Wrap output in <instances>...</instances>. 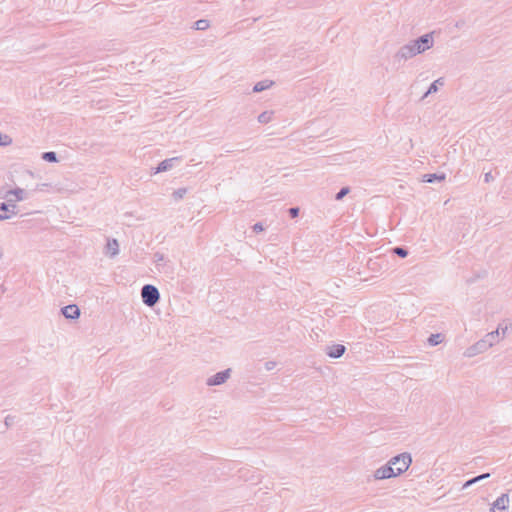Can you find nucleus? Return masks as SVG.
Returning <instances> with one entry per match:
<instances>
[{
    "label": "nucleus",
    "mask_w": 512,
    "mask_h": 512,
    "mask_svg": "<svg viewBox=\"0 0 512 512\" xmlns=\"http://www.w3.org/2000/svg\"><path fill=\"white\" fill-rule=\"evenodd\" d=\"M209 27V22L205 19H201L195 22V29L205 30Z\"/></svg>",
    "instance_id": "obj_23"
},
{
    "label": "nucleus",
    "mask_w": 512,
    "mask_h": 512,
    "mask_svg": "<svg viewBox=\"0 0 512 512\" xmlns=\"http://www.w3.org/2000/svg\"><path fill=\"white\" fill-rule=\"evenodd\" d=\"M350 189L348 187H343L335 196L336 200H341L349 193Z\"/></svg>",
    "instance_id": "obj_26"
},
{
    "label": "nucleus",
    "mask_w": 512,
    "mask_h": 512,
    "mask_svg": "<svg viewBox=\"0 0 512 512\" xmlns=\"http://www.w3.org/2000/svg\"><path fill=\"white\" fill-rule=\"evenodd\" d=\"M14 197V201H23L27 198V193L22 188H15L7 192L8 202L13 201L10 197Z\"/></svg>",
    "instance_id": "obj_12"
},
{
    "label": "nucleus",
    "mask_w": 512,
    "mask_h": 512,
    "mask_svg": "<svg viewBox=\"0 0 512 512\" xmlns=\"http://www.w3.org/2000/svg\"><path fill=\"white\" fill-rule=\"evenodd\" d=\"M394 253L402 258L406 257L408 255V251L402 247H396L394 248Z\"/></svg>",
    "instance_id": "obj_27"
},
{
    "label": "nucleus",
    "mask_w": 512,
    "mask_h": 512,
    "mask_svg": "<svg viewBox=\"0 0 512 512\" xmlns=\"http://www.w3.org/2000/svg\"><path fill=\"white\" fill-rule=\"evenodd\" d=\"M434 45L433 33H427L420 36L417 39L411 40L408 43L401 46L396 54L395 58L398 61H407L419 54H422L430 50Z\"/></svg>",
    "instance_id": "obj_1"
},
{
    "label": "nucleus",
    "mask_w": 512,
    "mask_h": 512,
    "mask_svg": "<svg viewBox=\"0 0 512 512\" xmlns=\"http://www.w3.org/2000/svg\"><path fill=\"white\" fill-rule=\"evenodd\" d=\"M509 494H501L491 505L489 512H504L509 507Z\"/></svg>",
    "instance_id": "obj_7"
},
{
    "label": "nucleus",
    "mask_w": 512,
    "mask_h": 512,
    "mask_svg": "<svg viewBox=\"0 0 512 512\" xmlns=\"http://www.w3.org/2000/svg\"><path fill=\"white\" fill-rule=\"evenodd\" d=\"M264 230V227L261 223H256L253 225V231L256 233L262 232Z\"/></svg>",
    "instance_id": "obj_30"
},
{
    "label": "nucleus",
    "mask_w": 512,
    "mask_h": 512,
    "mask_svg": "<svg viewBox=\"0 0 512 512\" xmlns=\"http://www.w3.org/2000/svg\"><path fill=\"white\" fill-rule=\"evenodd\" d=\"M443 341V336L441 334H431L428 338V343L431 346H436Z\"/></svg>",
    "instance_id": "obj_21"
},
{
    "label": "nucleus",
    "mask_w": 512,
    "mask_h": 512,
    "mask_svg": "<svg viewBox=\"0 0 512 512\" xmlns=\"http://www.w3.org/2000/svg\"><path fill=\"white\" fill-rule=\"evenodd\" d=\"M392 477H397V475L395 474L394 467H392L389 462L377 468L373 473V478L375 480H385Z\"/></svg>",
    "instance_id": "obj_6"
},
{
    "label": "nucleus",
    "mask_w": 512,
    "mask_h": 512,
    "mask_svg": "<svg viewBox=\"0 0 512 512\" xmlns=\"http://www.w3.org/2000/svg\"><path fill=\"white\" fill-rule=\"evenodd\" d=\"M445 177V174H426L424 175L423 181L433 183L435 181H443Z\"/></svg>",
    "instance_id": "obj_20"
},
{
    "label": "nucleus",
    "mask_w": 512,
    "mask_h": 512,
    "mask_svg": "<svg viewBox=\"0 0 512 512\" xmlns=\"http://www.w3.org/2000/svg\"><path fill=\"white\" fill-rule=\"evenodd\" d=\"M276 365H277V364H276V362H275V361H267V362L265 363V369H266L267 371H271V370H273V369L276 367Z\"/></svg>",
    "instance_id": "obj_28"
},
{
    "label": "nucleus",
    "mask_w": 512,
    "mask_h": 512,
    "mask_svg": "<svg viewBox=\"0 0 512 512\" xmlns=\"http://www.w3.org/2000/svg\"><path fill=\"white\" fill-rule=\"evenodd\" d=\"M156 257H158V260H162L163 259V256L162 255H156Z\"/></svg>",
    "instance_id": "obj_33"
},
{
    "label": "nucleus",
    "mask_w": 512,
    "mask_h": 512,
    "mask_svg": "<svg viewBox=\"0 0 512 512\" xmlns=\"http://www.w3.org/2000/svg\"><path fill=\"white\" fill-rule=\"evenodd\" d=\"M389 463L394 467L397 476L406 472L412 463V458L409 453H402L389 460Z\"/></svg>",
    "instance_id": "obj_2"
},
{
    "label": "nucleus",
    "mask_w": 512,
    "mask_h": 512,
    "mask_svg": "<svg viewBox=\"0 0 512 512\" xmlns=\"http://www.w3.org/2000/svg\"><path fill=\"white\" fill-rule=\"evenodd\" d=\"M187 190L185 188H180V189H177L173 192V198L175 200H180L184 197V195L186 194Z\"/></svg>",
    "instance_id": "obj_25"
},
{
    "label": "nucleus",
    "mask_w": 512,
    "mask_h": 512,
    "mask_svg": "<svg viewBox=\"0 0 512 512\" xmlns=\"http://www.w3.org/2000/svg\"><path fill=\"white\" fill-rule=\"evenodd\" d=\"M42 159L47 162H56L57 156L55 152H45L42 154Z\"/></svg>",
    "instance_id": "obj_22"
},
{
    "label": "nucleus",
    "mask_w": 512,
    "mask_h": 512,
    "mask_svg": "<svg viewBox=\"0 0 512 512\" xmlns=\"http://www.w3.org/2000/svg\"><path fill=\"white\" fill-rule=\"evenodd\" d=\"M179 158L177 157H174V158H169V159H165L163 160L162 162H160V164L157 166L156 170H155V174L157 173H160V172H165V171H168L170 169L173 168V165H174V162L175 161H178Z\"/></svg>",
    "instance_id": "obj_13"
},
{
    "label": "nucleus",
    "mask_w": 512,
    "mask_h": 512,
    "mask_svg": "<svg viewBox=\"0 0 512 512\" xmlns=\"http://www.w3.org/2000/svg\"><path fill=\"white\" fill-rule=\"evenodd\" d=\"M480 354H483V353H482L478 343L475 342L474 344H472L471 346L466 348V350L463 353V356L466 357V358H473V357H475L477 355H480Z\"/></svg>",
    "instance_id": "obj_15"
},
{
    "label": "nucleus",
    "mask_w": 512,
    "mask_h": 512,
    "mask_svg": "<svg viewBox=\"0 0 512 512\" xmlns=\"http://www.w3.org/2000/svg\"><path fill=\"white\" fill-rule=\"evenodd\" d=\"M444 85V79L443 78H438L437 80H435L431 85L430 87L428 88V90L426 91V93L423 95L422 99H425L426 97H428V95L430 94H434L436 93L438 90H439V87L443 86Z\"/></svg>",
    "instance_id": "obj_16"
},
{
    "label": "nucleus",
    "mask_w": 512,
    "mask_h": 512,
    "mask_svg": "<svg viewBox=\"0 0 512 512\" xmlns=\"http://www.w3.org/2000/svg\"><path fill=\"white\" fill-rule=\"evenodd\" d=\"M493 180H494V177H493V175H492V173H491V172H487V173H485V175H484V181H485L486 183H489V182H491V181H493Z\"/></svg>",
    "instance_id": "obj_31"
},
{
    "label": "nucleus",
    "mask_w": 512,
    "mask_h": 512,
    "mask_svg": "<svg viewBox=\"0 0 512 512\" xmlns=\"http://www.w3.org/2000/svg\"><path fill=\"white\" fill-rule=\"evenodd\" d=\"M273 115V111H264L258 116V122L261 124H267L272 121Z\"/></svg>",
    "instance_id": "obj_19"
},
{
    "label": "nucleus",
    "mask_w": 512,
    "mask_h": 512,
    "mask_svg": "<svg viewBox=\"0 0 512 512\" xmlns=\"http://www.w3.org/2000/svg\"><path fill=\"white\" fill-rule=\"evenodd\" d=\"M12 144V139L8 135H2L0 134V146H9Z\"/></svg>",
    "instance_id": "obj_24"
},
{
    "label": "nucleus",
    "mask_w": 512,
    "mask_h": 512,
    "mask_svg": "<svg viewBox=\"0 0 512 512\" xmlns=\"http://www.w3.org/2000/svg\"><path fill=\"white\" fill-rule=\"evenodd\" d=\"M345 346L341 344H334L326 348V354L331 358H340L345 353Z\"/></svg>",
    "instance_id": "obj_11"
},
{
    "label": "nucleus",
    "mask_w": 512,
    "mask_h": 512,
    "mask_svg": "<svg viewBox=\"0 0 512 512\" xmlns=\"http://www.w3.org/2000/svg\"><path fill=\"white\" fill-rule=\"evenodd\" d=\"M46 186H48V184L44 183V184L39 185V186H38V188H39V189H43V188H45Z\"/></svg>",
    "instance_id": "obj_32"
},
{
    "label": "nucleus",
    "mask_w": 512,
    "mask_h": 512,
    "mask_svg": "<svg viewBox=\"0 0 512 512\" xmlns=\"http://www.w3.org/2000/svg\"><path fill=\"white\" fill-rule=\"evenodd\" d=\"M232 370L230 368L220 371L206 379V385L209 387L219 386L227 382L231 377Z\"/></svg>",
    "instance_id": "obj_5"
},
{
    "label": "nucleus",
    "mask_w": 512,
    "mask_h": 512,
    "mask_svg": "<svg viewBox=\"0 0 512 512\" xmlns=\"http://www.w3.org/2000/svg\"><path fill=\"white\" fill-rule=\"evenodd\" d=\"M272 85H273V82L270 80H263V81L257 82L253 87V92H255V93L262 92V91L270 88Z\"/></svg>",
    "instance_id": "obj_18"
},
{
    "label": "nucleus",
    "mask_w": 512,
    "mask_h": 512,
    "mask_svg": "<svg viewBox=\"0 0 512 512\" xmlns=\"http://www.w3.org/2000/svg\"><path fill=\"white\" fill-rule=\"evenodd\" d=\"M511 327H512L511 322L503 321L498 324L496 330H494L493 332H497L498 338H500V340H501V339L505 338L506 334L508 333V331Z\"/></svg>",
    "instance_id": "obj_14"
},
{
    "label": "nucleus",
    "mask_w": 512,
    "mask_h": 512,
    "mask_svg": "<svg viewBox=\"0 0 512 512\" xmlns=\"http://www.w3.org/2000/svg\"><path fill=\"white\" fill-rule=\"evenodd\" d=\"M104 253L110 258H114L119 254V243L116 239H108L104 248Z\"/></svg>",
    "instance_id": "obj_8"
},
{
    "label": "nucleus",
    "mask_w": 512,
    "mask_h": 512,
    "mask_svg": "<svg viewBox=\"0 0 512 512\" xmlns=\"http://www.w3.org/2000/svg\"><path fill=\"white\" fill-rule=\"evenodd\" d=\"M490 477V473H484V474H481V475H478L468 481H466L463 486H462V489H466L484 479H488Z\"/></svg>",
    "instance_id": "obj_17"
},
{
    "label": "nucleus",
    "mask_w": 512,
    "mask_h": 512,
    "mask_svg": "<svg viewBox=\"0 0 512 512\" xmlns=\"http://www.w3.org/2000/svg\"><path fill=\"white\" fill-rule=\"evenodd\" d=\"M289 214L292 218H296L299 215V208H297V207L290 208Z\"/></svg>",
    "instance_id": "obj_29"
},
{
    "label": "nucleus",
    "mask_w": 512,
    "mask_h": 512,
    "mask_svg": "<svg viewBox=\"0 0 512 512\" xmlns=\"http://www.w3.org/2000/svg\"><path fill=\"white\" fill-rule=\"evenodd\" d=\"M63 316L67 319H77L80 316V310L77 305L71 304L61 309Z\"/></svg>",
    "instance_id": "obj_10"
},
{
    "label": "nucleus",
    "mask_w": 512,
    "mask_h": 512,
    "mask_svg": "<svg viewBox=\"0 0 512 512\" xmlns=\"http://www.w3.org/2000/svg\"><path fill=\"white\" fill-rule=\"evenodd\" d=\"M15 207L16 206L14 204L0 203V220H7L11 216L15 215Z\"/></svg>",
    "instance_id": "obj_9"
},
{
    "label": "nucleus",
    "mask_w": 512,
    "mask_h": 512,
    "mask_svg": "<svg viewBox=\"0 0 512 512\" xmlns=\"http://www.w3.org/2000/svg\"><path fill=\"white\" fill-rule=\"evenodd\" d=\"M500 342L497 332H488L480 340L477 341L482 353L487 352Z\"/></svg>",
    "instance_id": "obj_4"
},
{
    "label": "nucleus",
    "mask_w": 512,
    "mask_h": 512,
    "mask_svg": "<svg viewBox=\"0 0 512 512\" xmlns=\"http://www.w3.org/2000/svg\"><path fill=\"white\" fill-rule=\"evenodd\" d=\"M142 301L148 307H153L160 299L158 289L150 284H146L141 289Z\"/></svg>",
    "instance_id": "obj_3"
}]
</instances>
